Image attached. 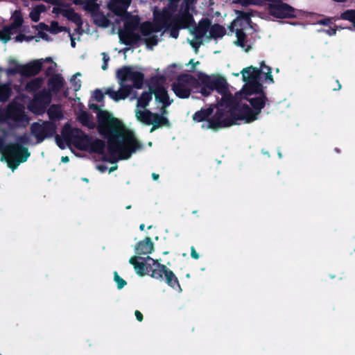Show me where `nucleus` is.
Masks as SVG:
<instances>
[{
	"label": "nucleus",
	"mask_w": 355,
	"mask_h": 355,
	"mask_svg": "<svg viewBox=\"0 0 355 355\" xmlns=\"http://www.w3.org/2000/svg\"><path fill=\"white\" fill-rule=\"evenodd\" d=\"M48 114L51 119H60L62 117L60 107L56 105H52L49 107Z\"/></svg>",
	"instance_id": "nucleus-26"
},
{
	"label": "nucleus",
	"mask_w": 355,
	"mask_h": 355,
	"mask_svg": "<svg viewBox=\"0 0 355 355\" xmlns=\"http://www.w3.org/2000/svg\"><path fill=\"white\" fill-rule=\"evenodd\" d=\"M97 129L107 140V153L105 159L113 164L119 159H127L141 148L132 130L106 110L97 112Z\"/></svg>",
	"instance_id": "nucleus-3"
},
{
	"label": "nucleus",
	"mask_w": 355,
	"mask_h": 355,
	"mask_svg": "<svg viewBox=\"0 0 355 355\" xmlns=\"http://www.w3.org/2000/svg\"><path fill=\"white\" fill-rule=\"evenodd\" d=\"M94 21L96 25L101 27H107L110 24V19L103 14L96 13L94 16Z\"/></svg>",
	"instance_id": "nucleus-25"
},
{
	"label": "nucleus",
	"mask_w": 355,
	"mask_h": 355,
	"mask_svg": "<svg viewBox=\"0 0 355 355\" xmlns=\"http://www.w3.org/2000/svg\"><path fill=\"white\" fill-rule=\"evenodd\" d=\"M97 168L101 172H106L108 171L109 173L114 171L116 168V166H114L110 167V168H107V166L105 165V164H100L97 165Z\"/></svg>",
	"instance_id": "nucleus-32"
},
{
	"label": "nucleus",
	"mask_w": 355,
	"mask_h": 355,
	"mask_svg": "<svg viewBox=\"0 0 355 355\" xmlns=\"http://www.w3.org/2000/svg\"><path fill=\"white\" fill-rule=\"evenodd\" d=\"M33 37H29V36H26L24 34H19L17 35L15 39V41L17 42H22L24 41H26V42H29L31 41Z\"/></svg>",
	"instance_id": "nucleus-34"
},
{
	"label": "nucleus",
	"mask_w": 355,
	"mask_h": 355,
	"mask_svg": "<svg viewBox=\"0 0 355 355\" xmlns=\"http://www.w3.org/2000/svg\"><path fill=\"white\" fill-rule=\"evenodd\" d=\"M55 132V125L52 122L40 121L31 125V134L36 139L37 144L53 136Z\"/></svg>",
	"instance_id": "nucleus-12"
},
{
	"label": "nucleus",
	"mask_w": 355,
	"mask_h": 355,
	"mask_svg": "<svg viewBox=\"0 0 355 355\" xmlns=\"http://www.w3.org/2000/svg\"><path fill=\"white\" fill-rule=\"evenodd\" d=\"M90 107L91 108H95L93 105H91Z\"/></svg>",
	"instance_id": "nucleus-48"
},
{
	"label": "nucleus",
	"mask_w": 355,
	"mask_h": 355,
	"mask_svg": "<svg viewBox=\"0 0 355 355\" xmlns=\"http://www.w3.org/2000/svg\"><path fill=\"white\" fill-rule=\"evenodd\" d=\"M198 79L201 84L200 90L198 80L189 74L178 76L172 84V89L179 98H187L191 93L198 91L203 96H208L214 89H222L226 85L225 79L219 75L207 76L200 73Z\"/></svg>",
	"instance_id": "nucleus-6"
},
{
	"label": "nucleus",
	"mask_w": 355,
	"mask_h": 355,
	"mask_svg": "<svg viewBox=\"0 0 355 355\" xmlns=\"http://www.w3.org/2000/svg\"><path fill=\"white\" fill-rule=\"evenodd\" d=\"M12 24L9 26L0 29V40L3 42H7L12 35L18 33L24 21L21 12L19 10H15L12 15Z\"/></svg>",
	"instance_id": "nucleus-13"
},
{
	"label": "nucleus",
	"mask_w": 355,
	"mask_h": 355,
	"mask_svg": "<svg viewBox=\"0 0 355 355\" xmlns=\"http://www.w3.org/2000/svg\"><path fill=\"white\" fill-rule=\"evenodd\" d=\"M80 76L81 75L80 73H76L70 80L71 86L76 92L78 91L81 87L80 80L78 78V77H80Z\"/></svg>",
	"instance_id": "nucleus-30"
},
{
	"label": "nucleus",
	"mask_w": 355,
	"mask_h": 355,
	"mask_svg": "<svg viewBox=\"0 0 355 355\" xmlns=\"http://www.w3.org/2000/svg\"><path fill=\"white\" fill-rule=\"evenodd\" d=\"M24 106L15 102L9 105L8 109L0 114V153L2 154L1 160H5L8 166L15 170L17 166L26 162L30 156V153L26 147L19 143L27 144L28 136L21 137L16 143L5 145L4 141L8 137L9 132L5 130L6 125L10 128L25 125L29 119L25 114Z\"/></svg>",
	"instance_id": "nucleus-4"
},
{
	"label": "nucleus",
	"mask_w": 355,
	"mask_h": 355,
	"mask_svg": "<svg viewBox=\"0 0 355 355\" xmlns=\"http://www.w3.org/2000/svg\"><path fill=\"white\" fill-rule=\"evenodd\" d=\"M120 87L118 90L108 88L107 94L114 101H119L130 97V100L136 98L134 89H140L143 85L144 75L134 67H123L116 72Z\"/></svg>",
	"instance_id": "nucleus-8"
},
{
	"label": "nucleus",
	"mask_w": 355,
	"mask_h": 355,
	"mask_svg": "<svg viewBox=\"0 0 355 355\" xmlns=\"http://www.w3.org/2000/svg\"><path fill=\"white\" fill-rule=\"evenodd\" d=\"M192 38L188 39L191 46L197 51L202 42L209 38L221 37L225 34V29L220 25H210L206 20L202 21L198 26L191 31Z\"/></svg>",
	"instance_id": "nucleus-10"
},
{
	"label": "nucleus",
	"mask_w": 355,
	"mask_h": 355,
	"mask_svg": "<svg viewBox=\"0 0 355 355\" xmlns=\"http://www.w3.org/2000/svg\"><path fill=\"white\" fill-rule=\"evenodd\" d=\"M15 89L17 92H19L21 89V86L18 87V86H15Z\"/></svg>",
	"instance_id": "nucleus-46"
},
{
	"label": "nucleus",
	"mask_w": 355,
	"mask_h": 355,
	"mask_svg": "<svg viewBox=\"0 0 355 355\" xmlns=\"http://www.w3.org/2000/svg\"><path fill=\"white\" fill-rule=\"evenodd\" d=\"M338 19L347 20L352 24L351 30L355 31V10H347L340 14V17H334L332 18H327L319 21L323 25H329L333 22H336Z\"/></svg>",
	"instance_id": "nucleus-15"
},
{
	"label": "nucleus",
	"mask_w": 355,
	"mask_h": 355,
	"mask_svg": "<svg viewBox=\"0 0 355 355\" xmlns=\"http://www.w3.org/2000/svg\"><path fill=\"white\" fill-rule=\"evenodd\" d=\"M271 73V68L264 62H260L259 68H244L241 73L245 85L236 94L233 105L223 100L216 106L196 112L193 119L202 122V128L212 130L232 125L237 120L250 123L258 119L267 101L261 83H273Z\"/></svg>",
	"instance_id": "nucleus-1"
},
{
	"label": "nucleus",
	"mask_w": 355,
	"mask_h": 355,
	"mask_svg": "<svg viewBox=\"0 0 355 355\" xmlns=\"http://www.w3.org/2000/svg\"><path fill=\"white\" fill-rule=\"evenodd\" d=\"M129 263L133 266L135 272L139 276L144 277L149 275L152 278L160 281L164 280V276L168 270L159 260L154 259L149 256L146 257L132 256L129 259Z\"/></svg>",
	"instance_id": "nucleus-9"
},
{
	"label": "nucleus",
	"mask_w": 355,
	"mask_h": 355,
	"mask_svg": "<svg viewBox=\"0 0 355 355\" xmlns=\"http://www.w3.org/2000/svg\"><path fill=\"white\" fill-rule=\"evenodd\" d=\"M154 250L153 243L149 237H146L144 240L139 241L135 246V250L136 254L135 256L141 257L150 254Z\"/></svg>",
	"instance_id": "nucleus-17"
},
{
	"label": "nucleus",
	"mask_w": 355,
	"mask_h": 355,
	"mask_svg": "<svg viewBox=\"0 0 355 355\" xmlns=\"http://www.w3.org/2000/svg\"><path fill=\"white\" fill-rule=\"evenodd\" d=\"M77 118L78 121L85 126L89 129L95 127V123L93 121L92 116L87 114L86 112L80 110L77 112Z\"/></svg>",
	"instance_id": "nucleus-21"
},
{
	"label": "nucleus",
	"mask_w": 355,
	"mask_h": 355,
	"mask_svg": "<svg viewBox=\"0 0 355 355\" xmlns=\"http://www.w3.org/2000/svg\"><path fill=\"white\" fill-rule=\"evenodd\" d=\"M61 160L62 162L67 163L69 161V159L67 156H65V157H62Z\"/></svg>",
	"instance_id": "nucleus-43"
},
{
	"label": "nucleus",
	"mask_w": 355,
	"mask_h": 355,
	"mask_svg": "<svg viewBox=\"0 0 355 355\" xmlns=\"http://www.w3.org/2000/svg\"><path fill=\"white\" fill-rule=\"evenodd\" d=\"M43 61L44 65L42 67L46 68V73L48 75L52 74L57 67V64L53 62L51 58H46L45 59H43Z\"/></svg>",
	"instance_id": "nucleus-27"
},
{
	"label": "nucleus",
	"mask_w": 355,
	"mask_h": 355,
	"mask_svg": "<svg viewBox=\"0 0 355 355\" xmlns=\"http://www.w3.org/2000/svg\"><path fill=\"white\" fill-rule=\"evenodd\" d=\"M135 315L136 316V318L139 321L141 322L143 320V315L139 311H135Z\"/></svg>",
	"instance_id": "nucleus-39"
},
{
	"label": "nucleus",
	"mask_w": 355,
	"mask_h": 355,
	"mask_svg": "<svg viewBox=\"0 0 355 355\" xmlns=\"http://www.w3.org/2000/svg\"><path fill=\"white\" fill-rule=\"evenodd\" d=\"M114 280L116 283L119 289L123 288L126 285V282L116 272H114Z\"/></svg>",
	"instance_id": "nucleus-31"
},
{
	"label": "nucleus",
	"mask_w": 355,
	"mask_h": 355,
	"mask_svg": "<svg viewBox=\"0 0 355 355\" xmlns=\"http://www.w3.org/2000/svg\"><path fill=\"white\" fill-rule=\"evenodd\" d=\"M44 84V79L42 78H35L31 80L25 85V89L30 92H35L39 89Z\"/></svg>",
	"instance_id": "nucleus-22"
},
{
	"label": "nucleus",
	"mask_w": 355,
	"mask_h": 355,
	"mask_svg": "<svg viewBox=\"0 0 355 355\" xmlns=\"http://www.w3.org/2000/svg\"><path fill=\"white\" fill-rule=\"evenodd\" d=\"M158 178H159V175L157 174H155V173L153 174V180H157L158 179Z\"/></svg>",
	"instance_id": "nucleus-44"
},
{
	"label": "nucleus",
	"mask_w": 355,
	"mask_h": 355,
	"mask_svg": "<svg viewBox=\"0 0 355 355\" xmlns=\"http://www.w3.org/2000/svg\"><path fill=\"white\" fill-rule=\"evenodd\" d=\"M250 22L249 15L246 13H241L231 25V32L234 33L236 38L234 44L246 52L251 49L252 44L246 38V35L243 30L250 26Z\"/></svg>",
	"instance_id": "nucleus-11"
},
{
	"label": "nucleus",
	"mask_w": 355,
	"mask_h": 355,
	"mask_svg": "<svg viewBox=\"0 0 355 355\" xmlns=\"http://www.w3.org/2000/svg\"><path fill=\"white\" fill-rule=\"evenodd\" d=\"M322 31L326 33L329 35H334L336 33V29L335 28L329 27L327 29L322 30Z\"/></svg>",
	"instance_id": "nucleus-37"
},
{
	"label": "nucleus",
	"mask_w": 355,
	"mask_h": 355,
	"mask_svg": "<svg viewBox=\"0 0 355 355\" xmlns=\"http://www.w3.org/2000/svg\"><path fill=\"white\" fill-rule=\"evenodd\" d=\"M182 67L178 64H172L166 69L165 74L168 77H171L177 73L182 69Z\"/></svg>",
	"instance_id": "nucleus-29"
},
{
	"label": "nucleus",
	"mask_w": 355,
	"mask_h": 355,
	"mask_svg": "<svg viewBox=\"0 0 355 355\" xmlns=\"http://www.w3.org/2000/svg\"><path fill=\"white\" fill-rule=\"evenodd\" d=\"M191 256L192 258H193L195 259H198L199 258V254L196 251V250L193 247H191Z\"/></svg>",
	"instance_id": "nucleus-38"
},
{
	"label": "nucleus",
	"mask_w": 355,
	"mask_h": 355,
	"mask_svg": "<svg viewBox=\"0 0 355 355\" xmlns=\"http://www.w3.org/2000/svg\"><path fill=\"white\" fill-rule=\"evenodd\" d=\"M45 10L46 7L44 5H37L31 9L29 17L32 21L37 22L40 19V14L44 12Z\"/></svg>",
	"instance_id": "nucleus-24"
},
{
	"label": "nucleus",
	"mask_w": 355,
	"mask_h": 355,
	"mask_svg": "<svg viewBox=\"0 0 355 355\" xmlns=\"http://www.w3.org/2000/svg\"><path fill=\"white\" fill-rule=\"evenodd\" d=\"M71 36V46L74 48L75 47V35H70Z\"/></svg>",
	"instance_id": "nucleus-41"
},
{
	"label": "nucleus",
	"mask_w": 355,
	"mask_h": 355,
	"mask_svg": "<svg viewBox=\"0 0 355 355\" xmlns=\"http://www.w3.org/2000/svg\"><path fill=\"white\" fill-rule=\"evenodd\" d=\"M49 30L53 33H58L63 30V27L60 26L56 21H52Z\"/></svg>",
	"instance_id": "nucleus-33"
},
{
	"label": "nucleus",
	"mask_w": 355,
	"mask_h": 355,
	"mask_svg": "<svg viewBox=\"0 0 355 355\" xmlns=\"http://www.w3.org/2000/svg\"><path fill=\"white\" fill-rule=\"evenodd\" d=\"M199 64L200 62L198 61L194 62L193 60H191L187 64V66L189 67L191 71H193L195 69L196 67Z\"/></svg>",
	"instance_id": "nucleus-36"
},
{
	"label": "nucleus",
	"mask_w": 355,
	"mask_h": 355,
	"mask_svg": "<svg viewBox=\"0 0 355 355\" xmlns=\"http://www.w3.org/2000/svg\"><path fill=\"white\" fill-rule=\"evenodd\" d=\"M155 101L157 103V110H148L146 107L149 105L153 98V94L150 92H144L138 98L135 116L137 119L146 125H152L150 132L154 131L161 125L168 124L166 117V107L171 104V101L166 90L164 87H158L154 92Z\"/></svg>",
	"instance_id": "nucleus-5"
},
{
	"label": "nucleus",
	"mask_w": 355,
	"mask_h": 355,
	"mask_svg": "<svg viewBox=\"0 0 355 355\" xmlns=\"http://www.w3.org/2000/svg\"><path fill=\"white\" fill-rule=\"evenodd\" d=\"M94 97L96 98L98 101H101L103 98V95L100 92L96 91L94 93Z\"/></svg>",
	"instance_id": "nucleus-40"
},
{
	"label": "nucleus",
	"mask_w": 355,
	"mask_h": 355,
	"mask_svg": "<svg viewBox=\"0 0 355 355\" xmlns=\"http://www.w3.org/2000/svg\"><path fill=\"white\" fill-rule=\"evenodd\" d=\"M144 228H145V225L144 224H141L139 226L140 230L143 231V230H144Z\"/></svg>",
	"instance_id": "nucleus-45"
},
{
	"label": "nucleus",
	"mask_w": 355,
	"mask_h": 355,
	"mask_svg": "<svg viewBox=\"0 0 355 355\" xmlns=\"http://www.w3.org/2000/svg\"><path fill=\"white\" fill-rule=\"evenodd\" d=\"M234 76H238L239 73H234Z\"/></svg>",
	"instance_id": "nucleus-47"
},
{
	"label": "nucleus",
	"mask_w": 355,
	"mask_h": 355,
	"mask_svg": "<svg viewBox=\"0 0 355 355\" xmlns=\"http://www.w3.org/2000/svg\"><path fill=\"white\" fill-rule=\"evenodd\" d=\"M10 95V89L8 85H0V101H6Z\"/></svg>",
	"instance_id": "nucleus-28"
},
{
	"label": "nucleus",
	"mask_w": 355,
	"mask_h": 355,
	"mask_svg": "<svg viewBox=\"0 0 355 355\" xmlns=\"http://www.w3.org/2000/svg\"><path fill=\"white\" fill-rule=\"evenodd\" d=\"M64 1L65 3H69L68 7L72 12L73 11L70 8L71 2L75 4H83L84 8L90 12H94L98 8V5L94 0H64Z\"/></svg>",
	"instance_id": "nucleus-20"
},
{
	"label": "nucleus",
	"mask_w": 355,
	"mask_h": 355,
	"mask_svg": "<svg viewBox=\"0 0 355 355\" xmlns=\"http://www.w3.org/2000/svg\"><path fill=\"white\" fill-rule=\"evenodd\" d=\"M131 0H111L108 3V8L119 19L123 22V28L118 31L120 42L128 45L144 41L147 46L156 45L159 37L162 35L164 29L171 28V37L177 38L178 31L176 28L189 27L193 23V11H190L191 21L184 23L181 15L182 10H185L187 6L182 4L178 14L171 18L168 10H164L162 12H154V23L145 22L139 24V18L136 15H131L127 12V9Z\"/></svg>",
	"instance_id": "nucleus-2"
},
{
	"label": "nucleus",
	"mask_w": 355,
	"mask_h": 355,
	"mask_svg": "<svg viewBox=\"0 0 355 355\" xmlns=\"http://www.w3.org/2000/svg\"><path fill=\"white\" fill-rule=\"evenodd\" d=\"M50 102L51 99L49 96L43 98L40 95L36 94L33 101L28 105V109L36 114H41L44 112L46 106Z\"/></svg>",
	"instance_id": "nucleus-14"
},
{
	"label": "nucleus",
	"mask_w": 355,
	"mask_h": 355,
	"mask_svg": "<svg viewBox=\"0 0 355 355\" xmlns=\"http://www.w3.org/2000/svg\"><path fill=\"white\" fill-rule=\"evenodd\" d=\"M8 67L6 69V73L8 75H10L15 73H19L21 75V70L20 69L21 67H23V64H20L15 59L9 58L8 60Z\"/></svg>",
	"instance_id": "nucleus-23"
},
{
	"label": "nucleus",
	"mask_w": 355,
	"mask_h": 355,
	"mask_svg": "<svg viewBox=\"0 0 355 355\" xmlns=\"http://www.w3.org/2000/svg\"><path fill=\"white\" fill-rule=\"evenodd\" d=\"M94 2H96V1H97V0H94Z\"/></svg>",
	"instance_id": "nucleus-49"
},
{
	"label": "nucleus",
	"mask_w": 355,
	"mask_h": 355,
	"mask_svg": "<svg viewBox=\"0 0 355 355\" xmlns=\"http://www.w3.org/2000/svg\"><path fill=\"white\" fill-rule=\"evenodd\" d=\"M163 281H165L167 285L177 293H180L182 292V288L179 284L178 277L170 269H168L167 272L164 275Z\"/></svg>",
	"instance_id": "nucleus-18"
},
{
	"label": "nucleus",
	"mask_w": 355,
	"mask_h": 355,
	"mask_svg": "<svg viewBox=\"0 0 355 355\" xmlns=\"http://www.w3.org/2000/svg\"><path fill=\"white\" fill-rule=\"evenodd\" d=\"M55 139L62 149L73 145L81 150L102 154L105 146L102 140L93 139L80 129L72 128L68 123L64 126L61 136H57Z\"/></svg>",
	"instance_id": "nucleus-7"
},
{
	"label": "nucleus",
	"mask_w": 355,
	"mask_h": 355,
	"mask_svg": "<svg viewBox=\"0 0 355 355\" xmlns=\"http://www.w3.org/2000/svg\"><path fill=\"white\" fill-rule=\"evenodd\" d=\"M63 85V78L60 75H52L49 79L48 87L49 90L56 94Z\"/></svg>",
	"instance_id": "nucleus-19"
},
{
	"label": "nucleus",
	"mask_w": 355,
	"mask_h": 355,
	"mask_svg": "<svg viewBox=\"0 0 355 355\" xmlns=\"http://www.w3.org/2000/svg\"><path fill=\"white\" fill-rule=\"evenodd\" d=\"M44 65L43 59H37L31 61L30 62L23 64L21 67V76H31L37 74Z\"/></svg>",
	"instance_id": "nucleus-16"
},
{
	"label": "nucleus",
	"mask_w": 355,
	"mask_h": 355,
	"mask_svg": "<svg viewBox=\"0 0 355 355\" xmlns=\"http://www.w3.org/2000/svg\"><path fill=\"white\" fill-rule=\"evenodd\" d=\"M102 55H103V64L102 65V69L103 70H106L107 67V62H108V61L110 60V58L105 53H103Z\"/></svg>",
	"instance_id": "nucleus-35"
},
{
	"label": "nucleus",
	"mask_w": 355,
	"mask_h": 355,
	"mask_svg": "<svg viewBox=\"0 0 355 355\" xmlns=\"http://www.w3.org/2000/svg\"><path fill=\"white\" fill-rule=\"evenodd\" d=\"M49 92L51 93L50 94H45V93H41V94H40V93H38L37 94L40 95V96H41L42 97H43V98H44V96H49V97H51V96H52V94H53V93H52V92H51L50 91H49ZM50 99H51V98H50Z\"/></svg>",
	"instance_id": "nucleus-42"
}]
</instances>
